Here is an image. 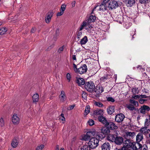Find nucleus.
Returning <instances> with one entry per match:
<instances>
[{
  "label": "nucleus",
  "mask_w": 150,
  "mask_h": 150,
  "mask_svg": "<svg viewBox=\"0 0 150 150\" xmlns=\"http://www.w3.org/2000/svg\"><path fill=\"white\" fill-rule=\"evenodd\" d=\"M104 135H102L101 133L98 132L96 133L95 136L91 138L88 142V145L90 148L94 149L97 147L98 145L99 140L104 138Z\"/></svg>",
  "instance_id": "1"
},
{
  "label": "nucleus",
  "mask_w": 150,
  "mask_h": 150,
  "mask_svg": "<svg viewBox=\"0 0 150 150\" xmlns=\"http://www.w3.org/2000/svg\"><path fill=\"white\" fill-rule=\"evenodd\" d=\"M85 87L87 91L91 92L94 93L95 87L93 82L90 81L86 83L85 85Z\"/></svg>",
  "instance_id": "2"
},
{
  "label": "nucleus",
  "mask_w": 150,
  "mask_h": 150,
  "mask_svg": "<svg viewBox=\"0 0 150 150\" xmlns=\"http://www.w3.org/2000/svg\"><path fill=\"white\" fill-rule=\"evenodd\" d=\"M96 132H95L89 131L86 134L82 137L81 139L85 141H88L93 137L95 136Z\"/></svg>",
  "instance_id": "3"
},
{
  "label": "nucleus",
  "mask_w": 150,
  "mask_h": 150,
  "mask_svg": "<svg viewBox=\"0 0 150 150\" xmlns=\"http://www.w3.org/2000/svg\"><path fill=\"white\" fill-rule=\"evenodd\" d=\"M118 2L114 0H111L108 3V7L109 9H115L118 6Z\"/></svg>",
  "instance_id": "4"
},
{
  "label": "nucleus",
  "mask_w": 150,
  "mask_h": 150,
  "mask_svg": "<svg viewBox=\"0 0 150 150\" xmlns=\"http://www.w3.org/2000/svg\"><path fill=\"white\" fill-rule=\"evenodd\" d=\"M104 88L100 84L97 85L96 87L95 88L94 93H96V97H98V95L102 93L104 91Z\"/></svg>",
  "instance_id": "5"
},
{
  "label": "nucleus",
  "mask_w": 150,
  "mask_h": 150,
  "mask_svg": "<svg viewBox=\"0 0 150 150\" xmlns=\"http://www.w3.org/2000/svg\"><path fill=\"white\" fill-rule=\"evenodd\" d=\"M87 70V68L86 65L85 64H84L78 69V71L76 73L82 74L85 73L86 72Z\"/></svg>",
  "instance_id": "6"
},
{
  "label": "nucleus",
  "mask_w": 150,
  "mask_h": 150,
  "mask_svg": "<svg viewBox=\"0 0 150 150\" xmlns=\"http://www.w3.org/2000/svg\"><path fill=\"white\" fill-rule=\"evenodd\" d=\"M134 142H132L129 139H127L124 142V147L126 149L129 150L128 148H132Z\"/></svg>",
  "instance_id": "7"
},
{
  "label": "nucleus",
  "mask_w": 150,
  "mask_h": 150,
  "mask_svg": "<svg viewBox=\"0 0 150 150\" xmlns=\"http://www.w3.org/2000/svg\"><path fill=\"white\" fill-rule=\"evenodd\" d=\"M125 117V115L122 113L118 114L115 116V120L118 123L121 122L123 121Z\"/></svg>",
  "instance_id": "8"
},
{
  "label": "nucleus",
  "mask_w": 150,
  "mask_h": 150,
  "mask_svg": "<svg viewBox=\"0 0 150 150\" xmlns=\"http://www.w3.org/2000/svg\"><path fill=\"white\" fill-rule=\"evenodd\" d=\"M107 7L108 6H107V5H105L102 3L101 4L100 6H97L94 7V9L92 10V11L91 13V14H92L93 13V11L95 10V9L97 7H98L99 8V11H103L107 10Z\"/></svg>",
  "instance_id": "9"
},
{
  "label": "nucleus",
  "mask_w": 150,
  "mask_h": 150,
  "mask_svg": "<svg viewBox=\"0 0 150 150\" xmlns=\"http://www.w3.org/2000/svg\"><path fill=\"white\" fill-rule=\"evenodd\" d=\"M105 126L109 130H113L116 129L118 128L117 126H116L114 123L112 122H108Z\"/></svg>",
  "instance_id": "10"
},
{
  "label": "nucleus",
  "mask_w": 150,
  "mask_h": 150,
  "mask_svg": "<svg viewBox=\"0 0 150 150\" xmlns=\"http://www.w3.org/2000/svg\"><path fill=\"white\" fill-rule=\"evenodd\" d=\"M12 121L14 125H17L19 124L20 119L17 114H14L13 115L12 117Z\"/></svg>",
  "instance_id": "11"
},
{
  "label": "nucleus",
  "mask_w": 150,
  "mask_h": 150,
  "mask_svg": "<svg viewBox=\"0 0 150 150\" xmlns=\"http://www.w3.org/2000/svg\"><path fill=\"white\" fill-rule=\"evenodd\" d=\"M103 110L102 109H97L93 111L94 116H98L102 115H103Z\"/></svg>",
  "instance_id": "12"
},
{
  "label": "nucleus",
  "mask_w": 150,
  "mask_h": 150,
  "mask_svg": "<svg viewBox=\"0 0 150 150\" xmlns=\"http://www.w3.org/2000/svg\"><path fill=\"white\" fill-rule=\"evenodd\" d=\"M66 5L65 4L62 5L60 9V11L58 12L57 14V16H60L63 14L66 9Z\"/></svg>",
  "instance_id": "13"
},
{
  "label": "nucleus",
  "mask_w": 150,
  "mask_h": 150,
  "mask_svg": "<svg viewBox=\"0 0 150 150\" xmlns=\"http://www.w3.org/2000/svg\"><path fill=\"white\" fill-rule=\"evenodd\" d=\"M142 146V145L139 143V142H134L132 149L134 150H140Z\"/></svg>",
  "instance_id": "14"
},
{
  "label": "nucleus",
  "mask_w": 150,
  "mask_h": 150,
  "mask_svg": "<svg viewBox=\"0 0 150 150\" xmlns=\"http://www.w3.org/2000/svg\"><path fill=\"white\" fill-rule=\"evenodd\" d=\"M88 25V23H87L86 21H84L81 23L80 26L79 28V30L81 31L83 28H85L88 31V27L87 26Z\"/></svg>",
  "instance_id": "15"
},
{
  "label": "nucleus",
  "mask_w": 150,
  "mask_h": 150,
  "mask_svg": "<svg viewBox=\"0 0 150 150\" xmlns=\"http://www.w3.org/2000/svg\"><path fill=\"white\" fill-rule=\"evenodd\" d=\"M59 98L60 101L61 102H64L65 100L66 96L64 92L63 91H61V93L59 96Z\"/></svg>",
  "instance_id": "16"
},
{
  "label": "nucleus",
  "mask_w": 150,
  "mask_h": 150,
  "mask_svg": "<svg viewBox=\"0 0 150 150\" xmlns=\"http://www.w3.org/2000/svg\"><path fill=\"white\" fill-rule=\"evenodd\" d=\"M123 138L117 136L115 143L117 145H120L123 143Z\"/></svg>",
  "instance_id": "17"
},
{
  "label": "nucleus",
  "mask_w": 150,
  "mask_h": 150,
  "mask_svg": "<svg viewBox=\"0 0 150 150\" xmlns=\"http://www.w3.org/2000/svg\"><path fill=\"white\" fill-rule=\"evenodd\" d=\"M149 110L150 108L148 106L144 105L139 109V111L140 113L144 114L146 111H149Z\"/></svg>",
  "instance_id": "18"
},
{
  "label": "nucleus",
  "mask_w": 150,
  "mask_h": 150,
  "mask_svg": "<svg viewBox=\"0 0 150 150\" xmlns=\"http://www.w3.org/2000/svg\"><path fill=\"white\" fill-rule=\"evenodd\" d=\"M98 121L104 124L105 125L107 124V121L106 119L102 115L99 116L98 117Z\"/></svg>",
  "instance_id": "19"
},
{
  "label": "nucleus",
  "mask_w": 150,
  "mask_h": 150,
  "mask_svg": "<svg viewBox=\"0 0 150 150\" xmlns=\"http://www.w3.org/2000/svg\"><path fill=\"white\" fill-rule=\"evenodd\" d=\"M110 146L109 143H104L102 146V150H110Z\"/></svg>",
  "instance_id": "20"
},
{
  "label": "nucleus",
  "mask_w": 150,
  "mask_h": 150,
  "mask_svg": "<svg viewBox=\"0 0 150 150\" xmlns=\"http://www.w3.org/2000/svg\"><path fill=\"white\" fill-rule=\"evenodd\" d=\"M77 83L79 86H81L84 85L85 83L84 79L82 78L76 77Z\"/></svg>",
  "instance_id": "21"
},
{
  "label": "nucleus",
  "mask_w": 150,
  "mask_h": 150,
  "mask_svg": "<svg viewBox=\"0 0 150 150\" xmlns=\"http://www.w3.org/2000/svg\"><path fill=\"white\" fill-rule=\"evenodd\" d=\"M117 136L115 135L110 134L108 135V140L111 142H115Z\"/></svg>",
  "instance_id": "22"
},
{
  "label": "nucleus",
  "mask_w": 150,
  "mask_h": 150,
  "mask_svg": "<svg viewBox=\"0 0 150 150\" xmlns=\"http://www.w3.org/2000/svg\"><path fill=\"white\" fill-rule=\"evenodd\" d=\"M19 143V141L18 140L14 139H13L11 143V146L13 148H15L18 146Z\"/></svg>",
  "instance_id": "23"
},
{
  "label": "nucleus",
  "mask_w": 150,
  "mask_h": 150,
  "mask_svg": "<svg viewBox=\"0 0 150 150\" xmlns=\"http://www.w3.org/2000/svg\"><path fill=\"white\" fill-rule=\"evenodd\" d=\"M143 139V134L141 133H139L136 136V141L137 142H140Z\"/></svg>",
  "instance_id": "24"
},
{
  "label": "nucleus",
  "mask_w": 150,
  "mask_h": 150,
  "mask_svg": "<svg viewBox=\"0 0 150 150\" xmlns=\"http://www.w3.org/2000/svg\"><path fill=\"white\" fill-rule=\"evenodd\" d=\"M149 131V129H147L146 127H142L140 130L141 133L145 134L148 133Z\"/></svg>",
  "instance_id": "25"
},
{
  "label": "nucleus",
  "mask_w": 150,
  "mask_h": 150,
  "mask_svg": "<svg viewBox=\"0 0 150 150\" xmlns=\"http://www.w3.org/2000/svg\"><path fill=\"white\" fill-rule=\"evenodd\" d=\"M127 137L133 138L136 135L135 132H127L125 133Z\"/></svg>",
  "instance_id": "26"
},
{
  "label": "nucleus",
  "mask_w": 150,
  "mask_h": 150,
  "mask_svg": "<svg viewBox=\"0 0 150 150\" xmlns=\"http://www.w3.org/2000/svg\"><path fill=\"white\" fill-rule=\"evenodd\" d=\"M107 111L109 114L111 115L114 112V107L110 106L107 108Z\"/></svg>",
  "instance_id": "27"
},
{
  "label": "nucleus",
  "mask_w": 150,
  "mask_h": 150,
  "mask_svg": "<svg viewBox=\"0 0 150 150\" xmlns=\"http://www.w3.org/2000/svg\"><path fill=\"white\" fill-rule=\"evenodd\" d=\"M88 41V40L87 37L85 36L80 41V43L81 45H84L87 43Z\"/></svg>",
  "instance_id": "28"
},
{
  "label": "nucleus",
  "mask_w": 150,
  "mask_h": 150,
  "mask_svg": "<svg viewBox=\"0 0 150 150\" xmlns=\"http://www.w3.org/2000/svg\"><path fill=\"white\" fill-rule=\"evenodd\" d=\"M101 132L103 135L108 134L110 132L108 128H107L105 127H103L101 129Z\"/></svg>",
  "instance_id": "29"
},
{
  "label": "nucleus",
  "mask_w": 150,
  "mask_h": 150,
  "mask_svg": "<svg viewBox=\"0 0 150 150\" xmlns=\"http://www.w3.org/2000/svg\"><path fill=\"white\" fill-rule=\"evenodd\" d=\"M96 19V17L95 16L92 15L90 16L88 20V23H90L94 22Z\"/></svg>",
  "instance_id": "30"
},
{
  "label": "nucleus",
  "mask_w": 150,
  "mask_h": 150,
  "mask_svg": "<svg viewBox=\"0 0 150 150\" xmlns=\"http://www.w3.org/2000/svg\"><path fill=\"white\" fill-rule=\"evenodd\" d=\"M39 95L37 93L34 94L33 97L32 98L34 102H37L39 100Z\"/></svg>",
  "instance_id": "31"
},
{
  "label": "nucleus",
  "mask_w": 150,
  "mask_h": 150,
  "mask_svg": "<svg viewBox=\"0 0 150 150\" xmlns=\"http://www.w3.org/2000/svg\"><path fill=\"white\" fill-rule=\"evenodd\" d=\"M127 108L131 110H133L135 109V107L131 104H127L126 105Z\"/></svg>",
  "instance_id": "32"
},
{
  "label": "nucleus",
  "mask_w": 150,
  "mask_h": 150,
  "mask_svg": "<svg viewBox=\"0 0 150 150\" xmlns=\"http://www.w3.org/2000/svg\"><path fill=\"white\" fill-rule=\"evenodd\" d=\"M129 102L130 103L133 104L135 106H138L139 104L138 102L134 99H130L129 100Z\"/></svg>",
  "instance_id": "33"
},
{
  "label": "nucleus",
  "mask_w": 150,
  "mask_h": 150,
  "mask_svg": "<svg viewBox=\"0 0 150 150\" xmlns=\"http://www.w3.org/2000/svg\"><path fill=\"white\" fill-rule=\"evenodd\" d=\"M90 107L89 105L86 106V109L85 110L84 115H87L90 112Z\"/></svg>",
  "instance_id": "34"
},
{
  "label": "nucleus",
  "mask_w": 150,
  "mask_h": 150,
  "mask_svg": "<svg viewBox=\"0 0 150 150\" xmlns=\"http://www.w3.org/2000/svg\"><path fill=\"white\" fill-rule=\"evenodd\" d=\"M6 28H0V35H2L5 33L7 31Z\"/></svg>",
  "instance_id": "35"
},
{
  "label": "nucleus",
  "mask_w": 150,
  "mask_h": 150,
  "mask_svg": "<svg viewBox=\"0 0 150 150\" xmlns=\"http://www.w3.org/2000/svg\"><path fill=\"white\" fill-rule=\"evenodd\" d=\"M52 15L50 14L47 15V17L45 18V21L47 23H49L50 21Z\"/></svg>",
  "instance_id": "36"
},
{
  "label": "nucleus",
  "mask_w": 150,
  "mask_h": 150,
  "mask_svg": "<svg viewBox=\"0 0 150 150\" xmlns=\"http://www.w3.org/2000/svg\"><path fill=\"white\" fill-rule=\"evenodd\" d=\"M150 0H139V2L141 4H146L149 3Z\"/></svg>",
  "instance_id": "37"
},
{
  "label": "nucleus",
  "mask_w": 150,
  "mask_h": 150,
  "mask_svg": "<svg viewBox=\"0 0 150 150\" xmlns=\"http://www.w3.org/2000/svg\"><path fill=\"white\" fill-rule=\"evenodd\" d=\"M132 92L133 95H135L139 93V91L137 90V88H133L132 89Z\"/></svg>",
  "instance_id": "38"
},
{
  "label": "nucleus",
  "mask_w": 150,
  "mask_h": 150,
  "mask_svg": "<svg viewBox=\"0 0 150 150\" xmlns=\"http://www.w3.org/2000/svg\"><path fill=\"white\" fill-rule=\"evenodd\" d=\"M135 3L134 0H129L128 1L127 4L128 6H131Z\"/></svg>",
  "instance_id": "39"
},
{
  "label": "nucleus",
  "mask_w": 150,
  "mask_h": 150,
  "mask_svg": "<svg viewBox=\"0 0 150 150\" xmlns=\"http://www.w3.org/2000/svg\"><path fill=\"white\" fill-rule=\"evenodd\" d=\"M87 123L88 125L91 126L95 124L94 121L91 119L89 120L87 122Z\"/></svg>",
  "instance_id": "40"
},
{
  "label": "nucleus",
  "mask_w": 150,
  "mask_h": 150,
  "mask_svg": "<svg viewBox=\"0 0 150 150\" xmlns=\"http://www.w3.org/2000/svg\"><path fill=\"white\" fill-rule=\"evenodd\" d=\"M59 30L58 29H57L55 31V33L54 35V38L56 39L57 37L59 36Z\"/></svg>",
  "instance_id": "41"
},
{
  "label": "nucleus",
  "mask_w": 150,
  "mask_h": 150,
  "mask_svg": "<svg viewBox=\"0 0 150 150\" xmlns=\"http://www.w3.org/2000/svg\"><path fill=\"white\" fill-rule=\"evenodd\" d=\"M81 150H90V149L88 145H86L83 146L81 148Z\"/></svg>",
  "instance_id": "42"
},
{
  "label": "nucleus",
  "mask_w": 150,
  "mask_h": 150,
  "mask_svg": "<svg viewBox=\"0 0 150 150\" xmlns=\"http://www.w3.org/2000/svg\"><path fill=\"white\" fill-rule=\"evenodd\" d=\"M108 79L107 76H105L103 77H102L100 78V82H103L105 81Z\"/></svg>",
  "instance_id": "43"
},
{
  "label": "nucleus",
  "mask_w": 150,
  "mask_h": 150,
  "mask_svg": "<svg viewBox=\"0 0 150 150\" xmlns=\"http://www.w3.org/2000/svg\"><path fill=\"white\" fill-rule=\"evenodd\" d=\"M44 147V145L41 144L38 146L36 148V150H42Z\"/></svg>",
  "instance_id": "44"
},
{
  "label": "nucleus",
  "mask_w": 150,
  "mask_h": 150,
  "mask_svg": "<svg viewBox=\"0 0 150 150\" xmlns=\"http://www.w3.org/2000/svg\"><path fill=\"white\" fill-rule=\"evenodd\" d=\"M96 105L100 107H102L103 106V105L102 103L99 102H96L95 103Z\"/></svg>",
  "instance_id": "45"
},
{
  "label": "nucleus",
  "mask_w": 150,
  "mask_h": 150,
  "mask_svg": "<svg viewBox=\"0 0 150 150\" xmlns=\"http://www.w3.org/2000/svg\"><path fill=\"white\" fill-rule=\"evenodd\" d=\"M82 32L81 31L79 30L78 32L77 33V38L78 39H79L82 35Z\"/></svg>",
  "instance_id": "46"
},
{
  "label": "nucleus",
  "mask_w": 150,
  "mask_h": 150,
  "mask_svg": "<svg viewBox=\"0 0 150 150\" xmlns=\"http://www.w3.org/2000/svg\"><path fill=\"white\" fill-rule=\"evenodd\" d=\"M75 61H74L73 62V69L75 72L76 73L77 71H78V69L77 68V67L76 65L75 64Z\"/></svg>",
  "instance_id": "47"
},
{
  "label": "nucleus",
  "mask_w": 150,
  "mask_h": 150,
  "mask_svg": "<svg viewBox=\"0 0 150 150\" xmlns=\"http://www.w3.org/2000/svg\"><path fill=\"white\" fill-rule=\"evenodd\" d=\"M66 78L69 82H70L71 80V76L70 74L69 73H68L66 75Z\"/></svg>",
  "instance_id": "48"
},
{
  "label": "nucleus",
  "mask_w": 150,
  "mask_h": 150,
  "mask_svg": "<svg viewBox=\"0 0 150 150\" xmlns=\"http://www.w3.org/2000/svg\"><path fill=\"white\" fill-rule=\"evenodd\" d=\"M0 124L1 127H3L4 125V120L2 117H1L0 119Z\"/></svg>",
  "instance_id": "49"
},
{
  "label": "nucleus",
  "mask_w": 150,
  "mask_h": 150,
  "mask_svg": "<svg viewBox=\"0 0 150 150\" xmlns=\"http://www.w3.org/2000/svg\"><path fill=\"white\" fill-rule=\"evenodd\" d=\"M107 100L108 101H110L112 102H113L115 101V100L112 97H108L107 98Z\"/></svg>",
  "instance_id": "50"
},
{
  "label": "nucleus",
  "mask_w": 150,
  "mask_h": 150,
  "mask_svg": "<svg viewBox=\"0 0 150 150\" xmlns=\"http://www.w3.org/2000/svg\"><path fill=\"white\" fill-rule=\"evenodd\" d=\"M64 46L63 45L62 47H60L58 50V52H59V53L61 52L64 49Z\"/></svg>",
  "instance_id": "51"
},
{
  "label": "nucleus",
  "mask_w": 150,
  "mask_h": 150,
  "mask_svg": "<svg viewBox=\"0 0 150 150\" xmlns=\"http://www.w3.org/2000/svg\"><path fill=\"white\" fill-rule=\"evenodd\" d=\"M87 94L85 92H83L82 94V97L84 99H86V98Z\"/></svg>",
  "instance_id": "52"
},
{
  "label": "nucleus",
  "mask_w": 150,
  "mask_h": 150,
  "mask_svg": "<svg viewBox=\"0 0 150 150\" xmlns=\"http://www.w3.org/2000/svg\"><path fill=\"white\" fill-rule=\"evenodd\" d=\"M75 105L74 104L70 105L67 108V110H72L75 107Z\"/></svg>",
  "instance_id": "53"
},
{
  "label": "nucleus",
  "mask_w": 150,
  "mask_h": 150,
  "mask_svg": "<svg viewBox=\"0 0 150 150\" xmlns=\"http://www.w3.org/2000/svg\"><path fill=\"white\" fill-rule=\"evenodd\" d=\"M110 0H103L102 3L105 5H107V6H108V3L109 2Z\"/></svg>",
  "instance_id": "54"
},
{
  "label": "nucleus",
  "mask_w": 150,
  "mask_h": 150,
  "mask_svg": "<svg viewBox=\"0 0 150 150\" xmlns=\"http://www.w3.org/2000/svg\"><path fill=\"white\" fill-rule=\"evenodd\" d=\"M146 101V100L140 99L139 100V102L141 104H143Z\"/></svg>",
  "instance_id": "55"
},
{
  "label": "nucleus",
  "mask_w": 150,
  "mask_h": 150,
  "mask_svg": "<svg viewBox=\"0 0 150 150\" xmlns=\"http://www.w3.org/2000/svg\"><path fill=\"white\" fill-rule=\"evenodd\" d=\"M140 150H148V148L146 146H142Z\"/></svg>",
  "instance_id": "56"
},
{
  "label": "nucleus",
  "mask_w": 150,
  "mask_h": 150,
  "mask_svg": "<svg viewBox=\"0 0 150 150\" xmlns=\"http://www.w3.org/2000/svg\"><path fill=\"white\" fill-rule=\"evenodd\" d=\"M139 97L140 98H147V96L146 95H141L139 96Z\"/></svg>",
  "instance_id": "57"
},
{
  "label": "nucleus",
  "mask_w": 150,
  "mask_h": 150,
  "mask_svg": "<svg viewBox=\"0 0 150 150\" xmlns=\"http://www.w3.org/2000/svg\"><path fill=\"white\" fill-rule=\"evenodd\" d=\"M132 97L135 99H138L139 98V95H134L132 96Z\"/></svg>",
  "instance_id": "58"
},
{
  "label": "nucleus",
  "mask_w": 150,
  "mask_h": 150,
  "mask_svg": "<svg viewBox=\"0 0 150 150\" xmlns=\"http://www.w3.org/2000/svg\"><path fill=\"white\" fill-rule=\"evenodd\" d=\"M149 122L148 120L147 119H146V121L145 122V126H148L149 125Z\"/></svg>",
  "instance_id": "59"
},
{
  "label": "nucleus",
  "mask_w": 150,
  "mask_h": 150,
  "mask_svg": "<svg viewBox=\"0 0 150 150\" xmlns=\"http://www.w3.org/2000/svg\"><path fill=\"white\" fill-rule=\"evenodd\" d=\"M87 26L88 27V29L89 30L88 31V32H89V31H90V29L91 30L92 28V27L91 25L89 24L88 23V25Z\"/></svg>",
  "instance_id": "60"
},
{
  "label": "nucleus",
  "mask_w": 150,
  "mask_h": 150,
  "mask_svg": "<svg viewBox=\"0 0 150 150\" xmlns=\"http://www.w3.org/2000/svg\"><path fill=\"white\" fill-rule=\"evenodd\" d=\"M72 58L75 61V62L76 61V56L75 55H73Z\"/></svg>",
  "instance_id": "61"
},
{
  "label": "nucleus",
  "mask_w": 150,
  "mask_h": 150,
  "mask_svg": "<svg viewBox=\"0 0 150 150\" xmlns=\"http://www.w3.org/2000/svg\"><path fill=\"white\" fill-rule=\"evenodd\" d=\"M59 119L62 120V121H63V122L64 123L65 121V119L64 117H60L59 118Z\"/></svg>",
  "instance_id": "62"
},
{
  "label": "nucleus",
  "mask_w": 150,
  "mask_h": 150,
  "mask_svg": "<svg viewBox=\"0 0 150 150\" xmlns=\"http://www.w3.org/2000/svg\"><path fill=\"white\" fill-rule=\"evenodd\" d=\"M116 150H128L127 149H126L125 148L122 147L120 149H116Z\"/></svg>",
  "instance_id": "63"
},
{
  "label": "nucleus",
  "mask_w": 150,
  "mask_h": 150,
  "mask_svg": "<svg viewBox=\"0 0 150 150\" xmlns=\"http://www.w3.org/2000/svg\"><path fill=\"white\" fill-rule=\"evenodd\" d=\"M35 30V28H33L31 30V32L32 33H33L34 32Z\"/></svg>",
  "instance_id": "64"
}]
</instances>
